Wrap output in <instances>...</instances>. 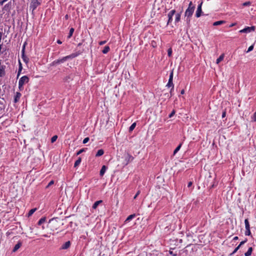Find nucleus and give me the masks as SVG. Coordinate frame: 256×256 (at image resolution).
Segmentation results:
<instances>
[{
    "label": "nucleus",
    "mask_w": 256,
    "mask_h": 256,
    "mask_svg": "<svg viewBox=\"0 0 256 256\" xmlns=\"http://www.w3.org/2000/svg\"><path fill=\"white\" fill-rule=\"evenodd\" d=\"M29 81V78L26 76H22L18 81V88L20 90L22 89L23 86L27 84Z\"/></svg>",
    "instance_id": "1"
},
{
    "label": "nucleus",
    "mask_w": 256,
    "mask_h": 256,
    "mask_svg": "<svg viewBox=\"0 0 256 256\" xmlns=\"http://www.w3.org/2000/svg\"><path fill=\"white\" fill-rule=\"evenodd\" d=\"M194 10L192 9L191 8H188L185 12L184 16L186 17V21L188 23L190 22V18L193 14Z\"/></svg>",
    "instance_id": "2"
},
{
    "label": "nucleus",
    "mask_w": 256,
    "mask_h": 256,
    "mask_svg": "<svg viewBox=\"0 0 256 256\" xmlns=\"http://www.w3.org/2000/svg\"><path fill=\"white\" fill-rule=\"evenodd\" d=\"M256 27L254 26H246L244 28L239 31L240 33H250L255 30Z\"/></svg>",
    "instance_id": "3"
},
{
    "label": "nucleus",
    "mask_w": 256,
    "mask_h": 256,
    "mask_svg": "<svg viewBox=\"0 0 256 256\" xmlns=\"http://www.w3.org/2000/svg\"><path fill=\"white\" fill-rule=\"evenodd\" d=\"M71 58H74V56H64L60 59L54 60V64H59L63 63L64 62H66V60H67L68 59H69Z\"/></svg>",
    "instance_id": "4"
},
{
    "label": "nucleus",
    "mask_w": 256,
    "mask_h": 256,
    "mask_svg": "<svg viewBox=\"0 0 256 256\" xmlns=\"http://www.w3.org/2000/svg\"><path fill=\"white\" fill-rule=\"evenodd\" d=\"M176 13V10H171L168 14V20L167 22V24H168L170 23H171L172 21V17Z\"/></svg>",
    "instance_id": "5"
},
{
    "label": "nucleus",
    "mask_w": 256,
    "mask_h": 256,
    "mask_svg": "<svg viewBox=\"0 0 256 256\" xmlns=\"http://www.w3.org/2000/svg\"><path fill=\"white\" fill-rule=\"evenodd\" d=\"M202 2L200 4L197 8V10L196 13V18H199L201 16L202 14Z\"/></svg>",
    "instance_id": "6"
},
{
    "label": "nucleus",
    "mask_w": 256,
    "mask_h": 256,
    "mask_svg": "<svg viewBox=\"0 0 256 256\" xmlns=\"http://www.w3.org/2000/svg\"><path fill=\"white\" fill-rule=\"evenodd\" d=\"M40 3L38 2V0H32L30 4V7L32 8L33 10H34L38 6L40 5Z\"/></svg>",
    "instance_id": "7"
},
{
    "label": "nucleus",
    "mask_w": 256,
    "mask_h": 256,
    "mask_svg": "<svg viewBox=\"0 0 256 256\" xmlns=\"http://www.w3.org/2000/svg\"><path fill=\"white\" fill-rule=\"evenodd\" d=\"M70 242H69V241L66 242L62 245L61 248L62 250L67 249L70 246Z\"/></svg>",
    "instance_id": "8"
},
{
    "label": "nucleus",
    "mask_w": 256,
    "mask_h": 256,
    "mask_svg": "<svg viewBox=\"0 0 256 256\" xmlns=\"http://www.w3.org/2000/svg\"><path fill=\"white\" fill-rule=\"evenodd\" d=\"M166 86L167 87H168V88L172 87L171 90H174V84H173L172 80H168V82L166 84Z\"/></svg>",
    "instance_id": "9"
},
{
    "label": "nucleus",
    "mask_w": 256,
    "mask_h": 256,
    "mask_svg": "<svg viewBox=\"0 0 256 256\" xmlns=\"http://www.w3.org/2000/svg\"><path fill=\"white\" fill-rule=\"evenodd\" d=\"M21 246H22V242H18V243L16 244L14 247V248L12 252H16V251H17L20 248Z\"/></svg>",
    "instance_id": "10"
},
{
    "label": "nucleus",
    "mask_w": 256,
    "mask_h": 256,
    "mask_svg": "<svg viewBox=\"0 0 256 256\" xmlns=\"http://www.w3.org/2000/svg\"><path fill=\"white\" fill-rule=\"evenodd\" d=\"M224 58V54H222L220 56L216 59V64H218L220 62H222Z\"/></svg>",
    "instance_id": "11"
},
{
    "label": "nucleus",
    "mask_w": 256,
    "mask_h": 256,
    "mask_svg": "<svg viewBox=\"0 0 256 256\" xmlns=\"http://www.w3.org/2000/svg\"><path fill=\"white\" fill-rule=\"evenodd\" d=\"M180 18H181V13H177L176 14L175 22H174L176 24L180 21Z\"/></svg>",
    "instance_id": "12"
},
{
    "label": "nucleus",
    "mask_w": 256,
    "mask_h": 256,
    "mask_svg": "<svg viewBox=\"0 0 256 256\" xmlns=\"http://www.w3.org/2000/svg\"><path fill=\"white\" fill-rule=\"evenodd\" d=\"M106 167L105 166H103L100 170V174L101 176H102L105 173L106 171Z\"/></svg>",
    "instance_id": "13"
},
{
    "label": "nucleus",
    "mask_w": 256,
    "mask_h": 256,
    "mask_svg": "<svg viewBox=\"0 0 256 256\" xmlns=\"http://www.w3.org/2000/svg\"><path fill=\"white\" fill-rule=\"evenodd\" d=\"M252 247H250L248 248V251L244 254L245 256H250L252 254Z\"/></svg>",
    "instance_id": "14"
},
{
    "label": "nucleus",
    "mask_w": 256,
    "mask_h": 256,
    "mask_svg": "<svg viewBox=\"0 0 256 256\" xmlns=\"http://www.w3.org/2000/svg\"><path fill=\"white\" fill-rule=\"evenodd\" d=\"M244 224L246 230L250 229V224L248 218L245 219L244 220Z\"/></svg>",
    "instance_id": "15"
},
{
    "label": "nucleus",
    "mask_w": 256,
    "mask_h": 256,
    "mask_svg": "<svg viewBox=\"0 0 256 256\" xmlns=\"http://www.w3.org/2000/svg\"><path fill=\"white\" fill-rule=\"evenodd\" d=\"M20 96H21V94L19 92H17L15 96L14 102H17L20 98Z\"/></svg>",
    "instance_id": "16"
},
{
    "label": "nucleus",
    "mask_w": 256,
    "mask_h": 256,
    "mask_svg": "<svg viewBox=\"0 0 256 256\" xmlns=\"http://www.w3.org/2000/svg\"><path fill=\"white\" fill-rule=\"evenodd\" d=\"M102 202V201L101 200L96 202L92 206V208L96 209L98 206Z\"/></svg>",
    "instance_id": "17"
},
{
    "label": "nucleus",
    "mask_w": 256,
    "mask_h": 256,
    "mask_svg": "<svg viewBox=\"0 0 256 256\" xmlns=\"http://www.w3.org/2000/svg\"><path fill=\"white\" fill-rule=\"evenodd\" d=\"M224 23H225V21H224V20H219V21H216V22H214L213 25L214 26H217L218 25L224 24Z\"/></svg>",
    "instance_id": "18"
},
{
    "label": "nucleus",
    "mask_w": 256,
    "mask_h": 256,
    "mask_svg": "<svg viewBox=\"0 0 256 256\" xmlns=\"http://www.w3.org/2000/svg\"><path fill=\"white\" fill-rule=\"evenodd\" d=\"M104 154V151L102 149H100V150H99L96 154V156H102V155H103Z\"/></svg>",
    "instance_id": "19"
},
{
    "label": "nucleus",
    "mask_w": 256,
    "mask_h": 256,
    "mask_svg": "<svg viewBox=\"0 0 256 256\" xmlns=\"http://www.w3.org/2000/svg\"><path fill=\"white\" fill-rule=\"evenodd\" d=\"M110 48L108 46H104L102 52L103 54H107L110 51Z\"/></svg>",
    "instance_id": "20"
},
{
    "label": "nucleus",
    "mask_w": 256,
    "mask_h": 256,
    "mask_svg": "<svg viewBox=\"0 0 256 256\" xmlns=\"http://www.w3.org/2000/svg\"><path fill=\"white\" fill-rule=\"evenodd\" d=\"M81 161H82V160H81V158H78V160H77L75 162H74V167H76L78 166H79V164H80L81 162Z\"/></svg>",
    "instance_id": "21"
},
{
    "label": "nucleus",
    "mask_w": 256,
    "mask_h": 256,
    "mask_svg": "<svg viewBox=\"0 0 256 256\" xmlns=\"http://www.w3.org/2000/svg\"><path fill=\"white\" fill-rule=\"evenodd\" d=\"M182 144H180L176 148V149L174 150V154H176L178 152V150H180L181 146H182Z\"/></svg>",
    "instance_id": "22"
},
{
    "label": "nucleus",
    "mask_w": 256,
    "mask_h": 256,
    "mask_svg": "<svg viewBox=\"0 0 256 256\" xmlns=\"http://www.w3.org/2000/svg\"><path fill=\"white\" fill-rule=\"evenodd\" d=\"M36 208L31 209L28 213V216H31L36 211Z\"/></svg>",
    "instance_id": "23"
},
{
    "label": "nucleus",
    "mask_w": 256,
    "mask_h": 256,
    "mask_svg": "<svg viewBox=\"0 0 256 256\" xmlns=\"http://www.w3.org/2000/svg\"><path fill=\"white\" fill-rule=\"evenodd\" d=\"M136 126V122L133 123L130 127H129V132L132 131L134 130Z\"/></svg>",
    "instance_id": "24"
},
{
    "label": "nucleus",
    "mask_w": 256,
    "mask_h": 256,
    "mask_svg": "<svg viewBox=\"0 0 256 256\" xmlns=\"http://www.w3.org/2000/svg\"><path fill=\"white\" fill-rule=\"evenodd\" d=\"M86 150H87L86 148H83L80 149V150H78L77 152L76 155H79L80 154H82V152H86Z\"/></svg>",
    "instance_id": "25"
},
{
    "label": "nucleus",
    "mask_w": 256,
    "mask_h": 256,
    "mask_svg": "<svg viewBox=\"0 0 256 256\" xmlns=\"http://www.w3.org/2000/svg\"><path fill=\"white\" fill-rule=\"evenodd\" d=\"M45 221H46V218H41L39 220V221H38V225H41V224H42L44 222H45Z\"/></svg>",
    "instance_id": "26"
},
{
    "label": "nucleus",
    "mask_w": 256,
    "mask_h": 256,
    "mask_svg": "<svg viewBox=\"0 0 256 256\" xmlns=\"http://www.w3.org/2000/svg\"><path fill=\"white\" fill-rule=\"evenodd\" d=\"M74 29L73 28H71L70 29L69 34L68 36V38H70L72 36V34L74 33Z\"/></svg>",
    "instance_id": "27"
},
{
    "label": "nucleus",
    "mask_w": 256,
    "mask_h": 256,
    "mask_svg": "<svg viewBox=\"0 0 256 256\" xmlns=\"http://www.w3.org/2000/svg\"><path fill=\"white\" fill-rule=\"evenodd\" d=\"M188 8H191L192 9H195V6L192 4V2H190L188 4Z\"/></svg>",
    "instance_id": "28"
},
{
    "label": "nucleus",
    "mask_w": 256,
    "mask_h": 256,
    "mask_svg": "<svg viewBox=\"0 0 256 256\" xmlns=\"http://www.w3.org/2000/svg\"><path fill=\"white\" fill-rule=\"evenodd\" d=\"M244 234L246 236H250L251 235V232L250 229L246 230Z\"/></svg>",
    "instance_id": "29"
},
{
    "label": "nucleus",
    "mask_w": 256,
    "mask_h": 256,
    "mask_svg": "<svg viewBox=\"0 0 256 256\" xmlns=\"http://www.w3.org/2000/svg\"><path fill=\"white\" fill-rule=\"evenodd\" d=\"M58 138V136L55 135L54 136H53L52 138H51V142L52 143L56 141V140H57Z\"/></svg>",
    "instance_id": "30"
},
{
    "label": "nucleus",
    "mask_w": 256,
    "mask_h": 256,
    "mask_svg": "<svg viewBox=\"0 0 256 256\" xmlns=\"http://www.w3.org/2000/svg\"><path fill=\"white\" fill-rule=\"evenodd\" d=\"M173 76H174V72L173 70L171 71L170 76H169V80H173Z\"/></svg>",
    "instance_id": "31"
},
{
    "label": "nucleus",
    "mask_w": 256,
    "mask_h": 256,
    "mask_svg": "<svg viewBox=\"0 0 256 256\" xmlns=\"http://www.w3.org/2000/svg\"><path fill=\"white\" fill-rule=\"evenodd\" d=\"M175 114H176V111L174 110H172V112H170V114H169L168 117L170 118H172L174 115Z\"/></svg>",
    "instance_id": "32"
},
{
    "label": "nucleus",
    "mask_w": 256,
    "mask_h": 256,
    "mask_svg": "<svg viewBox=\"0 0 256 256\" xmlns=\"http://www.w3.org/2000/svg\"><path fill=\"white\" fill-rule=\"evenodd\" d=\"M240 248V246H237L235 249L233 251V252L231 254V255H232L234 254H235L238 250Z\"/></svg>",
    "instance_id": "33"
},
{
    "label": "nucleus",
    "mask_w": 256,
    "mask_h": 256,
    "mask_svg": "<svg viewBox=\"0 0 256 256\" xmlns=\"http://www.w3.org/2000/svg\"><path fill=\"white\" fill-rule=\"evenodd\" d=\"M168 56H171L172 54V49L171 48H170L168 50Z\"/></svg>",
    "instance_id": "34"
},
{
    "label": "nucleus",
    "mask_w": 256,
    "mask_h": 256,
    "mask_svg": "<svg viewBox=\"0 0 256 256\" xmlns=\"http://www.w3.org/2000/svg\"><path fill=\"white\" fill-rule=\"evenodd\" d=\"M253 49H254V46L252 45L250 46H249V48L248 49V50L246 51V52H249L252 51L253 50Z\"/></svg>",
    "instance_id": "35"
},
{
    "label": "nucleus",
    "mask_w": 256,
    "mask_h": 256,
    "mask_svg": "<svg viewBox=\"0 0 256 256\" xmlns=\"http://www.w3.org/2000/svg\"><path fill=\"white\" fill-rule=\"evenodd\" d=\"M89 140H90L89 138H88V137L84 139L82 142H83V144H85L87 143L89 141Z\"/></svg>",
    "instance_id": "36"
},
{
    "label": "nucleus",
    "mask_w": 256,
    "mask_h": 256,
    "mask_svg": "<svg viewBox=\"0 0 256 256\" xmlns=\"http://www.w3.org/2000/svg\"><path fill=\"white\" fill-rule=\"evenodd\" d=\"M252 120L254 122H256V112L252 116Z\"/></svg>",
    "instance_id": "37"
},
{
    "label": "nucleus",
    "mask_w": 256,
    "mask_h": 256,
    "mask_svg": "<svg viewBox=\"0 0 256 256\" xmlns=\"http://www.w3.org/2000/svg\"><path fill=\"white\" fill-rule=\"evenodd\" d=\"M246 242H247V239L246 238L244 240L241 242L238 246H240V247L242 244H245Z\"/></svg>",
    "instance_id": "38"
},
{
    "label": "nucleus",
    "mask_w": 256,
    "mask_h": 256,
    "mask_svg": "<svg viewBox=\"0 0 256 256\" xmlns=\"http://www.w3.org/2000/svg\"><path fill=\"white\" fill-rule=\"evenodd\" d=\"M250 2H246L243 4L244 6H250Z\"/></svg>",
    "instance_id": "39"
},
{
    "label": "nucleus",
    "mask_w": 256,
    "mask_h": 256,
    "mask_svg": "<svg viewBox=\"0 0 256 256\" xmlns=\"http://www.w3.org/2000/svg\"><path fill=\"white\" fill-rule=\"evenodd\" d=\"M54 184V180H51L50 182L48 183V184L47 186V188L50 186H52V184Z\"/></svg>",
    "instance_id": "40"
},
{
    "label": "nucleus",
    "mask_w": 256,
    "mask_h": 256,
    "mask_svg": "<svg viewBox=\"0 0 256 256\" xmlns=\"http://www.w3.org/2000/svg\"><path fill=\"white\" fill-rule=\"evenodd\" d=\"M135 214H130L129 215V221L132 220L133 218L135 217Z\"/></svg>",
    "instance_id": "41"
},
{
    "label": "nucleus",
    "mask_w": 256,
    "mask_h": 256,
    "mask_svg": "<svg viewBox=\"0 0 256 256\" xmlns=\"http://www.w3.org/2000/svg\"><path fill=\"white\" fill-rule=\"evenodd\" d=\"M106 42V40L100 41V42H99V44L102 46V45L105 44Z\"/></svg>",
    "instance_id": "42"
},
{
    "label": "nucleus",
    "mask_w": 256,
    "mask_h": 256,
    "mask_svg": "<svg viewBox=\"0 0 256 256\" xmlns=\"http://www.w3.org/2000/svg\"><path fill=\"white\" fill-rule=\"evenodd\" d=\"M226 116V110H224L222 113V118H225Z\"/></svg>",
    "instance_id": "43"
},
{
    "label": "nucleus",
    "mask_w": 256,
    "mask_h": 256,
    "mask_svg": "<svg viewBox=\"0 0 256 256\" xmlns=\"http://www.w3.org/2000/svg\"><path fill=\"white\" fill-rule=\"evenodd\" d=\"M140 191H138L136 194H135V196H134V198L135 199L140 194Z\"/></svg>",
    "instance_id": "44"
},
{
    "label": "nucleus",
    "mask_w": 256,
    "mask_h": 256,
    "mask_svg": "<svg viewBox=\"0 0 256 256\" xmlns=\"http://www.w3.org/2000/svg\"><path fill=\"white\" fill-rule=\"evenodd\" d=\"M192 184V182H188V187L190 188V187Z\"/></svg>",
    "instance_id": "45"
},
{
    "label": "nucleus",
    "mask_w": 256,
    "mask_h": 256,
    "mask_svg": "<svg viewBox=\"0 0 256 256\" xmlns=\"http://www.w3.org/2000/svg\"><path fill=\"white\" fill-rule=\"evenodd\" d=\"M236 23H232V24H231L229 26V27H230V28H232V26H236Z\"/></svg>",
    "instance_id": "46"
},
{
    "label": "nucleus",
    "mask_w": 256,
    "mask_h": 256,
    "mask_svg": "<svg viewBox=\"0 0 256 256\" xmlns=\"http://www.w3.org/2000/svg\"><path fill=\"white\" fill-rule=\"evenodd\" d=\"M170 254H171V255H172V256H176V254H174V253L172 252V251H170Z\"/></svg>",
    "instance_id": "47"
},
{
    "label": "nucleus",
    "mask_w": 256,
    "mask_h": 256,
    "mask_svg": "<svg viewBox=\"0 0 256 256\" xmlns=\"http://www.w3.org/2000/svg\"><path fill=\"white\" fill-rule=\"evenodd\" d=\"M56 222V220H50V222H54H54Z\"/></svg>",
    "instance_id": "48"
},
{
    "label": "nucleus",
    "mask_w": 256,
    "mask_h": 256,
    "mask_svg": "<svg viewBox=\"0 0 256 256\" xmlns=\"http://www.w3.org/2000/svg\"><path fill=\"white\" fill-rule=\"evenodd\" d=\"M8 0H3L0 4H2L4 2H6Z\"/></svg>",
    "instance_id": "49"
},
{
    "label": "nucleus",
    "mask_w": 256,
    "mask_h": 256,
    "mask_svg": "<svg viewBox=\"0 0 256 256\" xmlns=\"http://www.w3.org/2000/svg\"><path fill=\"white\" fill-rule=\"evenodd\" d=\"M21 68H22V67L20 66V70H19V72H18V76L20 74V72L21 70Z\"/></svg>",
    "instance_id": "50"
},
{
    "label": "nucleus",
    "mask_w": 256,
    "mask_h": 256,
    "mask_svg": "<svg viewBox=\"0 0 256 256\" xmlns=\"http://www.w3.org/2000/svg\"><path fill=\"white\" fill-rule=\"evenodd\" d=\"M184 90H181V92H180V94H184Z\"/></svg>",
    "instance_id": "51"
},
{
    "label": "nucleus",
    "mask_w": 256,
    "mask_h": 256,
    "mask_svg": "<svg viewBox=\"0 0 256 256\" xmlns=\"http://www.w3.org/2000/svg\"><path fill=\"white\" fill-rule=\"evenodd\" d=\"M57 42L58 44H61L62 43V42L60 40H58Z\"/></svg>",
    "instance_id": "52"
},
{
    "label": "nucleus",
    "mask_w": 256,
    "mask_h": 256,
    "mask_svg": "<svg viewBox=\"0 0 256 256\" xmlns=\"http://www.w3.org/2000/svg\"><path fill=\"white\" fill-rule=\"evenodd\" d=\"M238 239V236H236L234 238V240H237Z\"/></svg>",
    "instance_id": "53"
},
{
    "label": "nucleus",
    "mask_w": 256,
    "mask_h": 256,
    "mask_svg": "<svg viewBox=\"0 0 256 256\" xmlns=\"http://www.w3.org/2000/svg\"><path fill=\"white\" fill-rule=\"evenodd\" d=\"M23 60L24 62H26V59L24 58V55H22Z\"/></svg>",
    "instance_id": "54"
},
{
    "label": "nucleus",
    "mask_w": 256,
    "mask_h": 256,
    "mask_svg": "<svg viewBox=\"0 0 256 256\" xmlns=\"http://www.w3.org/2000/svg\"><path fill=\"white\" fill-rule=\"evenodd\" d=\"M65 18H66V19H68V15H67V14H66V15L65 16Z\"/></svg>",
    "instance_id": "55"
},
{
    "label": "nucleus",
    "mask_w": 256,
    "mask_h": 256,
    "mask_svg": "<svg viewBox=\"0 0 256 256\" xmlns=\"http://www.w3.org/2000/svg\"><path fill=\"white\" fill-rule=\"evenodd\" d=\"M172 91H173V90H170V95H171V96H172Z\"/></svg>",
    "instance_id": "56"
},
{
    "label": "nucleus",
    "mask_w": 256,
    "mask_h": 256,
    "mask_svg": "<svg viewBox=\"0 0 256 256\" xmlns=\"http://www.w3.org/2000/svg\"><path fill=\"white\" fill-rule=\"evenodd\" d=\"M127 220H128V218H126V221H127Z\"/></svg>",
    "instance_id": "57"
},
{
    "label": "nucleus",
    "mask_w": 256,
    "mask_h": 256,
    "mask_svg": "<svg viewBox=\"0 0 256 256\" xmlns=\"http://www.w3.org/2000/svg\"><path fill=\"white\" fill-rule=\"evenodd\" d=\"M24 48H23V50H22L23 52H24Z\"/></svg>",
    "instance_id": "58"
},
{
    "label": "nucleus",
    "mask_w": 256,
    "mask_h": 256,
    "mask_svg": "<svg viewBox=\"0 0 256 256\" xmlns=\"http://www.w3.org/2000/svg\"><path fill=\"white\" fill-rule=\"evenodd\" d=\"M130 156H129V157H128L129 160L130 159Z\"/></svg>",
    "instance_id": "59"
}]
</instances>
